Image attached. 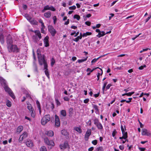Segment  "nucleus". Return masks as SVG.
Segmentation results:
<instances>
[{"mask_svg":"<svg viewBox=\"0 0 151 151\" xmlns=\"http://www.w3.org/2000/svg\"><path fill=\"white\" fill-rule=\"evenodd\" d=\"M37 55L39 64L40 65H42L44 63L46 62L45 59V55H42L41 54L38 52Z\"/></svg>","mask_w":151,"mask_h":151,"instance_id":"f257e3e1","label":"nucleus"},{"mask_svg":"<svg viewBox=\"0 0 151 151\" xmlns=\"http://www.w3.org/2000/svg\"><path fill=\"white\" fill-rule=\"evenodd\" d=\"M7 47L8 50L9 52H19V49L16 45H13L12 44V45H8Z\"/></svg>","mask_w":151,"mask_h":151,"instance_id":"f03ea898","label":"nucleus"},{"mask_svg":"<svg viewBox=\"0 0 151 151\" xmlns=\"http://www.w3.org/2000/svg\"><path fill=\"white\" fill-rule=\"evenodd\" d=\"M50 120V114L45 115L42 118L41 120V123L42 125H45Z\"/></svg>","mask_w":151,"mask_h":151,"instance_id":"7ed1b4c3","label":"nucleus"},{"mask_svg":"<svg viewBox=\"0 0 151 151\" xmlns=\"http://www.w3.org/2000/svg\"><path fill=\"white\" fill-rule=\"evenodd\" d=\"M4 89L5 91L6 92L8 93L9 95L13 99H15V96L14 95L13 92L11 90V89H10V88H9L8 85L5 86V87H4Z\"/></svg>","mask_w":151,"mask_h":151,"instance_id":"20e7f679","label":"nucleus"},{"mask_svg":"<svg viewBox=\"0 0 151 151\" xmlns=\"http://www.w3.org/2000/svg\"><path fill=\"white\" fill-rule=\"evenodd\" d=\"M48 30L52 37L55 35L57 32L53 27L51 25H49L47 27Z\"/></svg>","mask_w":151,"mask_h":151,"instance_id":"39448f33","label":"nucleus"},{"mask_svg":"<svg viewBox=\"0 0 151 151\" xmlns=\"http://www.w3.org/2000/svg\"><path fill=\"white\" fill-rule=\"evenodd\" d=\"M55 125L56 127H59L60 125V122L59 117L57 115H55Z\"/></svg>","mask_w":151,"mask_h":151,"instance_id":"423d86ee","label":"nucleus"},{"mask_svg":"<svg viewBox=\"0 0 151 151\" xmlns=\"http://www.w3.org/2000/svg\"><path fill=\"white\" fill-rule=\"evenodd\" d=\"M142 134L143 135L149 136L151 135V133L146 129L144 128L142 129Z\"/></svg>","mask_w":151,"mask_h":151,"instance_id":"0eeeda50","label":"nucleus"},{"mask_svg":"<svg viewBox=\"0 0 151 151\" xmlns=\"http://www.w3.org/2000/svg\"><path fill=\"white\" fill-rule=\"evenodd\" d=\"M91 129H88L87 131L86 132L85 136V139L86 141L88 140L89 137L91 134Z\"/></svg>","mask_w":151,"mask_h":151,"instance_id":"6e6552de","label":"nucleus"},{"mask_svg":"<svg viewBox=\"0 0 151 151\" xmlns=\"http://www.w3.org/2000/svg\"><path fill=\"white\" fill-rule=\"evenodd\" d=\"M44 141L45 143L48 145H51L52 146H54V143L52 141H49L47 138L44 139Z\"/></svg>","mask_w":151,"mask_h":151,"instance_id":"1a4fd4ad","label":"nucleus"},{"mask_svg":"<svg viewBox=\"0 0 151 151\" xmlns=\"http://www.w3.org/2000/svg\"><path fill=\"white\" fill-rule=\"evenodd\" d=\"M6 42L7 46L12 44V40L10 35L8 36L7 37Z\"/></svg>","mask_w":151,"mask_h":151,"instance_id":"9d476101","label":"nucleus"},{"mask_svg":"<svg viewBox=\"0 0 151 151\" xmlns=\"http://www.w3.org/2000/svg\"><path fill=\"white\" fill-rule=\"evenodd\" d=\"M69 147L67 141H65L64 143L60 145V147L61 149L64 150Z\"/></svg>","mask_w":151,"mask_h":151,"instance_id":"9b49d317","label":"nucleus"},{"mask_svg":"<svg viewBox=\"0 0 151 151\" xmlns=\"http://www.w3.org/2000/svg\"><path fill=\"white\" fill-rule=\"evenodd\" d=\"M49 38V37L48 36H47L44 39V43L45 47H47L49 46L48 40Z\"/></svg>","mask_w":151,"mask_h":151,"instance_id":"f8f14e48","label":"nucleus"},{"mask_svg":"<svg viewBox=\"0 0 151 151\" xmlns=\"http://www.w3.org/2000/svg\"><path fill=\"white\" fill-rule=\"evenodd\" d=\"M0 81L3 87L7 85L5 80L1 77H0Z\"/></svg>","mask_w":151,"mask_h":151,"instance_id":"ddd939ff","label":"nucleus"},{"mask_svg":"<svg viewBox=\"0 0 151 151\" xmlns=\"http://www.w3.org/2000/svg\"><path fill=\"white\" fill-rule=\"evenodd\" d=\"M26 145L29 147H31L33 146V143L30 140H27L26 142Z\"/></svg>","mask_w":151,"mask_h":151,"instance_id":"4468645a","label":"nucleus"},{"mask_svg":"<svg viewBox=\"0 0 151 151\" xmlns=\"http://www.w3.org/2000/svg\"><path fill=\"white\" fill-rule=\"evenodd\" d=\"M34 32L36 35V36L38 37L39 39H40L41 38L42 36H41V34H40V31L39 30H36Z\"/></svg>","mask_w":151,"mask_h":151,"instance_id":"2eb2a0df","label":"nucleus"},{"mask_svg":"<svg viewBox=\"0 0 151 151\" xmlns=\"http://www.w3.org/2000/svg\"><path fill=\"white\" fill-rule=\"evenodd\" d=\"M61 134L65 136H68V133L65 129H63L61 131Z\"/></svg>","mask_w":151,"mask_h":151,"instance_id":"dca6fc26","label":"nucleus"},{"mask_svg":"<svg viewBox=\"0 0 151 151\" xmlns=\"http://www.w3.org/2000/svg\"><path fill=\"white\" fill-rule=\"evenodd\" d=\"M74 129L77 131L79 134H81L82 132V130L80 127H75L74 128Z\"/></svg>","mask_w":151,"mask_h":151,"instance_id":"f3484780","label":"nucleus"},{"mask_svg":"<svg viewBox=\"0 0 151 151\" xmlns=\"http://www.w3.org/2000/svg\"><path fill=\"white\" fill-rule=\"evenodd\" d=\"M55 99L57 106H60L61 105V103L60 101L58 100V97L56 96H55Z\"/></svg>","mask_w":151,"mask_h":151,"instance_id":"a211bd4d","label":"nucleus"},{"mask_svg":"<svg viewBox=\"0 0 151 151\" xmlns=\"http://www.w3.org/2000/svg\"><path fill=\"white\" fill-rule=\"evenodd\" d=\"M44 16L46 18H49L51 16V13L50 12H48L45 13L44 14Z\"/></svg>","mask_w":151,"mask_h":151,"instance_id":"6ab92c4d","label":"nucleus"},{"mask_svg":"<svg viewBox=\"0 0 151 151\" xmlns=\"http://www.w3.org/2000/svg\"><path fill=\"white\" fill-rule=\"evenodd\" d=\"M105 35V33L104 31H100V32H99L98 34L96 35V37L99 38L101 37L104 36Z\"/></svg>","mask_w":151,"mask_h":151,"instance_id":"aec40b11","label":"nucleus"},{"mask_svg":"<svg viewBox=\"0 0 151 151\" xmlns=\"http://www.w3.org/2000/svg\"><path fill=\"white\" fill-rule=\"evenodd\" d=\"M60 116H62L63 117H65L66 116V111L65 110H62L60 112Z\"/></svg>","mask_w":151,"mask_h":151,"instance_id":"412c9836","label":"nucleus"},{"mask_svg":"<svg viewBox=\"0 0 151 151\" xmlns=\"http://www.w3.org/2000/svg\"><path fill=\"white\" fill-rule=\"evenodd\" d=\"M23 127L22 126H19L16 132L19 133H20L23 130Z\"/></svg>","mask_w":151,"mask_h":151,"instance_id":"4be33fe9","label":"nucleus"},{"mask_svg":"<svg viewBox=\"0 0 151 151\" xmlns=\"http://www.w3.org/2000/svg\"><path fill=\"white\" fill-rule=\"evenodd\" d=\"M96 126L98 128V129L100 130H102L103 129V126L100 123H99V124L96 125Z\"/></svg>","mask_w":151,"mask_h":151,"instance_id":"5701e85b","label":"nucleus"},{"mask_svg":"<svg viewBox=\"0 0 151 151\" xmlns=\"http://www.w3.org/2000/svg\"><path fill=\"white\" fill-rule=\"evenodd\" d=\"M47 134L49 136L52 137L54 135V133L52 131L50 130L47 132Z\"/></svg>","mask_w":151,"mask_h":151,"instance_id":"b1692460","label":"nucleus"},{"mask_svg":"<svg viewBox=\"0 0 151 151\" xmlns=\"http://www.w3.org/2000/svg\"><path fill=\"white\" fill-rule=\"evenodd\" d=\"M0 42L2 44L4 43V37L3 34H1L0 35Z\"/></svg>","mask_w":151,"mask_h":151,"instance_id":"393cba45","label":"nucleus"},{"mask_svg":"<svg viewBox=\"0 0 151 151\" xmlns=\"http://www.w3.org/2000/svg\"><path fill=\"white\" fill-rule=\"evenodd\" d=\"M24 17L29 22L30 21L32 18L28 14H25Z\"/></svg>","mask_w":151,"mask_h":151,"instance_id":"a878e982","label":"nucleus"},{"mask_svg":"<svg viewBox=\"0 0 151 151\" xmlns=\"http://www.w3.org/2000/svg\"><path fill=\"white\" fill-rule=\"evenodd\" d=\"M27 108L29 110V111H30L32 110H33V108L32 106L30 104H27Z\"/></svg>","mask_w":151,"mask_h":151,"instance_id":"bb28decb","label":"nucleus"},{"mask_svg":"<svg viewBox=\"0 0 151 151\" xmlns=\"http://www.w3.org/2000/svg\"><path fill=\"white\" fill-rule=\"evenodd\" d=\"M32 39L33 41L35 42H37L39 40L38 39V37L37 36H33L32 37Z\"/></svg>","mask_w":151,"mask_h":151,"instance_id":"cd10ccee","label":"nucleus"},{"mask_svg":"<svg viewBox=\"0 0 151 151\" xmlns=\"http://www.w3.org/2000/svg\"><path fill=\"white\" fill-rule=\"evenodd\" d=\"M6 105L9 107H10L12 106L11 102L8 100L6 101Z\"/></svg>","mask_w":151,"mask_h":151,"instance_id":"c85d7f7f","label":"nucleus"},{"mask_svg":"<svg viewBox=\"0 0 151 151\" xmlns=\"http://www.w3.org/2000/svg\"><path fill=\"white\" fill-rule=\"evenodd\" d=\"M88 58V57H87L86 58H85L84 59H82L81 60H78V63H82L83 62H84V61L86 60Z\"/></svg>","mask_w":151,"mask_h":151,"instance_id":"c756f323","label":"nucleus"},{"mask_svg":"<svg viewBox=\"0 0 151 151\" xmlns=\"http://www.w3.org/2000/svg\"><path fill=\"white\" fill-rule=\"evenodd\" d=\"M123 136L124 138V139H126L128 137L127 133V132L125 131L124 132L122 133Z\"/></svg>","mask_w":151,"mask_h":151,"instance_id":"7c9ffc66","label":"nucleus"},{"mask_svg":"<svg viewBox=\"0 0 151 151\" xmlns=\"http://www.w3.org/2000/svg\"><path fill=\"white\" fill-rule=\"evenodd\" d=\"M29 111H30V112L31 113V116L33 118H34L35 116V113L34 110V109H33V110H32Z\"/></svg>","mask_w":151,"mask_h":151,"instance_id":"2f4dec72","label":"nucleus"},{"mask_svg":"<svg viewBox=\"0 0 151 151\" xmlns=\"http://www.w3.org/2000/svg\"><path fill=\"white\" fill-rule=\"evenodd\" d=\"M21 136L24 139L27 137V134L26 132H24Z\"/></svg>","mask_w":151,"mask_h":151,"instance_id":"473e14b6","label":"nucleus"},{"mask_svg":"<svg viewBox=\"0 0 151 151\" xmlns=\"http://www.w3.org/2000/svg\"><path fill=\"white\" fill-rule=\"evenodd\" d=\"M29 22L31 23V24L34 25L36 24L37 23V22L34 19H32V18L31 19V20Z\"/></svg>","mask_w":151,"mask_h":151,"instance_id":"72a5a7b5","label":"nucleus"},{"mask_svg":"<svg viewBox=\"0 0 151 151\" xmlns=\"http://www.w3.org/2000/svg\"><path fill=\"white\" fill-rule=\"evenodd\" d=\"M81 36H78L77 37L75 38V39L73 40L76 42H78L79 39H81Z\"/></svg>","mask_w":151,"mask_h":151,"instance_id":"f704fd0d","label":"nucleus"},{"mask_svg":"<svg viewBox=\"0 0 151 151\" xmlns=\"http://www.w3.org/2000/svg\"><path fill=\"white\" fill-rule=\"evenodd\" d=\"M40 151H47L46 147L44 146H42L40 149Z\"/></svg>","mask_w":151,"mask_h":151,"instance_id":"c9c22d12","label":"nucleus"},{"mask_svg":"<svg viewBox=\"0 0 151 151\" xmlns=\"http://www.w3.org/2000/svg\"><path fill=\"white\" fill-rule=\"evenodd\" d=\"M98 68H99L98 67L94 68H93L92 70H91L90 68H88L87 69L86 71L87 72L90 71V73H91L94 70H95L96 69H97Z\"/></svg>","mask_w":151,"mask_h":151,"instance_id":"e433bc0d","label":"nucleus"},{"mask_svg":"<svg viewBox=\"0 0 151 151\" xmlns=\"http://www.w3.org/2000/svg\"><path fill=\"white\" fill-rule=\"evenodd\" d=\"M107 82H105L104 83V85H103V87H102V90H103V93L104 94V89H105V88L106 87V86L107 85Z\"/></svg>","mask_w":151,"mask_h":151,"instance_id":"4c0bfd02","label":"nucleus"},{"mask_svg":"<svg viewBox=\"0 0 151 151\" xmlns=\"http://www.w3.org/2000/svg\"><path fill=\"white\" fill-rule=\"evenodd\" d=\"M45 74L47 76V77L48 79L50 78V76H49V73L48 72V70H45Z\"/></svg>","mask_w":151,"mask_h":151,"instance_id":"58836bf2","label":"nucleus"},{"mask_svg":"<svg viewBox=\"0 0 151 151\" xmlns=\"http://www.w3.org/2000/svg\"><path fill=\"white\" fill-rule=\"evenodd\" d=\"M94 124L96 125L100 123L98 119L96 118L94 120Z\"/></svg>","mask_w":151,"mask_h":151,"instance_id":"ea45409f","label":"nucleus"},{"mask_svg":"<svg viewBox=\"0 0 151 151\" xmlns=\"http://www.w3.org/2000/svg\"><path fill=\"white\" fill-rule=\"evenodd\" d=\"M73 18L76 19L78 20H79L80 19V17L79 15L75 14Z\"/></svg>","mask_w":151,"mask_h":151,"instance_id":"a19ab883","label":"nucleus"},{"mask_svg":"<svg viewBox=\"0 0 151 151\" xmlns=\"http://www.w3.org/2000/svg\"><path fill=\"white\" fill-rule=\"evenodd\" d=\"M43 64L44 65V69H45V70H48V69L47 68V67H48V66H47V62H46L45 63H44Z\"/></svg>","mask_w":151,"mask_h":151,"instance_id":"79ce46f5","label":"nucleus"},{"mask_svg":"<svg viewBox=\"0 0 151 151\" xmlns=\"http://www.w3.org/2000/svg\"><path fill=\"white\" fill-rule=\"evenodd\" d=\"M55 63V59H54V58H52L51 59V65L52 66Z\"/></svg>","mask_w":151,"mask_h":151,"instance_id":"37998d69","label":"nucleus"},{"mask_svg":"<svg viewBox=\"0 0 151 151\" xmlns=\"http://www.w3.org/2000/svg\"><path fill=\"white\" fill-rule=\"evenodd\" d=\"M53 23H54V24H55L56 22V21H57V18H56V17L55 16H54L53 17Z\"/></svg>","mask_w":151,"mask_h":151,"instance_id":"c03bdc74","label":"nucleus"},{"mask_svg":"<svg viewBox=\"0 0 151 151\" xmlns=\"http://www.w3.org/2000/svg\"><path fill=\"white\" fill-rule=\"evenodd\" d=\"M73 108H70L69 109V114L70 115H72L73 113Z\"/></svg>","mask_w":151,"mask_h":151,"instance_id":"a18cd8bd","label":"nucleus"},{"mask_svg":"<svg viewBox=\"0 0 151 151\" xmlns=\"http://www.w3.org/2000/svg\"><path fill=\"white\" fill-rule=\"evenodd\" d=\"M96 150L97 151H104V149L102 147H100L97 148Z\"/></svg>","mask_w":151,"mask_h":151,"instance_id":"49530a36","label":"nucleus"},{"mask_svg":"<svg viewBox=\"0 0 151 151\" xmlns=\"http://www.w3.org/2000/svg\"><path fill=\"white\" fill-rule=\"evenodd\" d=\"M36 104L37 105V108L38 109H40L41 108V107H40V104L39 102V101H38V100H37L36 101Z\"/></svg>","mask_w":151,"mask_h":151,"instance_id":"de8ad7c7","label":"nucleus"},{"mask_svg":"<svg viewBox=\"0 0 151 151\" xmlns=\"http://www.w3.org/2000/svg\"><path fill=\"white\" fill-rule=\"evenodd\" d=\"M76 8L75 6L74 5L71 6H70L69 7V9L70 10H75Z\"/></svg>","mask_w":151,"mask_h":151,"instance_id":"09e8293b","label":"nucleus"},{"mask_svg":"<svg viewBox=\"0 0 151 151\" xmlns=\"http://www.w3.org/2000/svg\"><path fill=\"white\" fill-rule=\"evenodd\" d=\"M146 66L145 65H141L139 67V69L140 70H142L144 68L146 67Z\"/></svg>","mask_w":151,"mask_h":151,"instance_id":"8fccbe9b","label":"nucleus"},{"mask_svg":"<svg viewBox=\"0 0 151 151\" xmlns=\"http://www.w3.org/2000/svg\"><path fill=\"white\" fill-rule=\"evenodd\" d=\"M134 92H129L128 93H126V95L128 96H131L134 93Z\"/></svg>","mask_w":151,"mask_h":151,"instance_id":"3c124183","label":"nucleus"},{"mask_svg":"<svg viewBox=\"0 0 151 151\" xmlns=\"http://www.w3.org/2000/svg\"><path fill=\"white\" fill-rule=\"evenodd\" d=\"M93 107L94 108V109L95 110H96L97 111H98L99 109H98V106H97L96 105H95V104H94V105L93 104Z\"/></svg>","mask_w":151,"mask_h":151,"instance_id":"603ef678","label":"nucleus"},{"mask_svg":"<svg viewBox=\"0 0 151 151\" xmlns=\"http://www.w3.org/2000/svg\"><path fill=\"white\" fill-rule=\"evenodd\" d=\"M50 6H49V5H47L44 6V9L46 10H50Z\"/></svg>","mask_w":151,"mask_h":151,"instance_id":"864d4df0","label":"nucleus"},{"mask_svg":"<svg viewBox=\"0 0 151 151\" xmlns=\"http://www.w3.org/2000/svg\"><path fill=\"white\" fill-rule=\"evenodd\" d=\"M92 143L94 145H96L97 143V141L96 140H94L92 142Z\"/></svg>","mask_w":151,"mask_h":151,"instance_id":"5fc2aeb1","label":"nucleus"},{"mask_svg":"<svg viewBox=\"0 0 151 151\" xmlns=\"http://www.w3.org/2000/svg\"><path fill=\"white\" fill-rule=\"evenodd\" d=\"M117 132L116 131V130L115 129L114 131H113L112 133V136L113 137H114L116 134V133Z\"/></svg>","mask_w":151,"mask_h":151,"instance_id":"6e6d98bb","label":"nucleus"},{"mask_svg":"<svg viewBox=\"0 0 151 151\" xmlns=\"http://www.w3.org/2000/svg\"><path fill=\"white\" fill-rule=\"evenodd\" d=\"M50 10L53 11H55L56 10L52 6H50Z\"/></svg>","mask_w":151,"mask_h":151,"instance_id":"4d7b16f0","label":"nucleus"},{"mask_svg":"<svg viewBox=\"0 0 151 151\" xmlns=\"http://www.w3.org/2000/svg\"><path fill=\"white\" fill-rule=\"evenodd\" d=\"M24 139V138L22 137L20 135L19 139V142H21Z\"/></svg>","mask_w":151,"mask_h":151,"instance_id":"13d9d810","label":"nucleus"},{"mask_svg":"<svg viewBox=\"0 0 151 151\" xmlns=\"http://www.w3.org/2000/svg\"><path fill=\"white\" fill-rule=\"evenodd\" d=\"M89 100L88 99H86L84 100L83 102L84 103L87 104L89 102Z\"/></svg>","mask_w":151,"mask_h":151,"instance_id":"bf43d9fd","label":"nucleus"},{"mask_svg":"<svg viewBox=\"0 0 151 151\" xmlns=\"http://www.w3.org/2000/svg\"><path fill=\"white\" fill-rule=\"evenodd\" d=\"M63 99L64 101H68L69 100V99L67 97L65 96L63 98Z\"/></svg>","mask_w":151,"mask_h":151,"instance_id":"052dcab7","label":"nucleus"},{"mask_svg":"<svg viewBox=\"0 0 151 151\" xmlns=\"http://www.w3.org/2000/svg\"><path fill=\"white\" fill-rule=\"evenodd\" d=\"M98 60V59L97 58L96 59L94 58L91 61V63L92 64V63H94L96 62Z\"/></svg>","mask_w":151,"mask_h":151,"instance_id":"680f3d73","label":"nucleus"},{"mask_svg":"<svg viewBox=\"0 0 151 151\" xmlns=\"http://www.w3.org/2000/svg\"><path fill=\"white\" fill-rule=\"evenodd\" d=\"M85 23L86 25L88 26H90L91 24V22L89 21H86Z\"/></svg>","mask_w":151,"mask_h":151,"instance_id":"e2e57ef3","label":"nucleus"},{"mask_svg":"<svg viewBox=\"0 0 151 151\" xmlns=\"http://www.w3.org/2000/svg\"><path fill=\"white\" fill-rule=\"evenodd\" d=\"M26 98H27L28 97H29L30 99H32L30 95L28 93H26Z\"/></svg>","mask_w":151,"mask_h":151,"instance_id":"0e129e2a","label":"nucleus"},{"mask_svg":"<svg viewBox=\"0 0 151 151\" xmlns=\"http://www.w3.org/2000/svg\"><path fill=\"white\" fill-rule=\"evenodd\" d=\"M138 148L141 151H145V148L139 147Z\"/></svg>","mask_w":151,"mask_h":151,"instance_id":"69168bd1","label":"nucleus"},{"mask_svg":"<svg viewBox=\"0 0 151 151\" xmlns=\"http://www.w3.org/2000/svg\"><path fill=\"white\" fill-rule=\"evenodd\" d=\"M119 148L121 150H123L124 148V147L123 145H120Z\"/></svg>","mask_w":151,"mask_h":151,"instance_id":"338daca9","label":"nucleus"},{"mask_svg":"<svg viewBox=\"0 0 151 151\" xmlns=\"http://www.w3.org/2000/svg\"><path fill=\"white\" fill-rule=\"evenodd\" d=\"M151 18V15H150V16L148 17L147 19L145 20V22H147L148 20L150 19Z\"/></svg>","mask_w":151,"mask_h":151,"instance_id":"774afa93","label":"nucleus"}]
</instances>
